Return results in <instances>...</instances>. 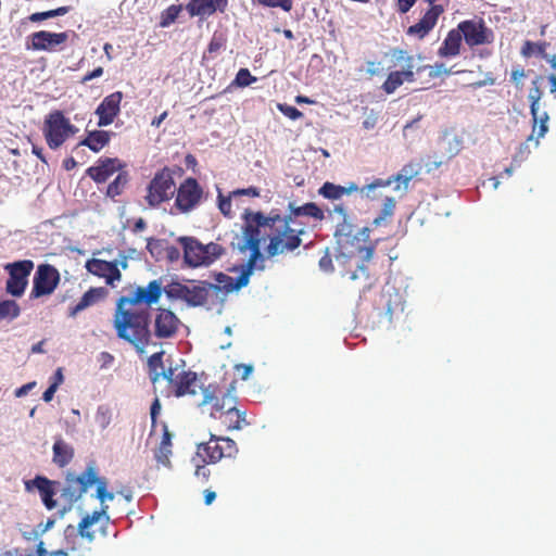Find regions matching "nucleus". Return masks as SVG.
Returning a JSON list of instances; mask_svg holds the SVG:
<instances>
[{
  "label": "nucleus",
  "mask_w": 556,
  "mask_h": 556,
  "mask_svg": "<svg viewBox=\"0 0 556 556\" xmlns=\"http://www.w3.org/2000/svg\"><path fill=\"white\" fill-rule=\"evenodd\" d=\"M163 292L164 286L161 279H154L147 287H137L131 296H122L117 301L113 321L117 337L134 345L140 354L151 343L150 313L148 309L131 312L124 306L125 304L151 306L159 303Z\"/></svg>",
  "instance_id": "nucleus-1"
},
{
  "label": "nucleus",
  "mask_w": 556,
  "mask_h": 556,
  "mask_svg": "<svg viewBox=\"0 0 556 556\" xmlns=\"http://www.w3.org/2000/svg\"><path fill=\"white\" fill-rule=\"evenodd\" d=\"M288 211L286 215H280L278 210H271L267 215L263 213V218L266 219L265 235L269 240L266 248L268 257L291 253L302 244L301 236L305 233L304 228L292 226L296 224L298 217L307 216L316 220H323L325 217L323 210L314 202L303 205L289 202Z\"/></svg>",
  "instance_id": "nucleus-2"
},
{
  "label": "nucleus",
  "mask_w": 556,
  "mask_h": 556,
  "mask_svg": "<svg viewBox=\"0 0 556 556\" xmlns=\"http://www.w3.org/2000/svg\"><path fill=\"white\" fill-rule=\"evenodd\" d=\"M242 219L243 241L238 243V250L241 253L249 250L250 257L240 268V275L237 277V288L247 287L254 270L265 269V257L261 252V242L267 238L264 226L266 219L263 218V212L245 210Z\"/></svg>",
  "instance_id": "nucleus-3"
},
{
  "label": "nucleus",
  "mask_w": 556,
  "mask_h": 556,
  "mask_svg": "<svg viewBox=\"0 0 556 556\" xmlns=\"http://www.w3.org/2000/svg\"><path fill=\"white\" fill-rule=\"evenodd\" d=\"M177 242L182 248L184 262L190 268L207 267L224 253L222 245L214 242L203 244L194 237L181 236Z\"/></svg>",
  "instance_id": "nucleus-4"
},
{
  "label": "nucleus",
  "mask_w": 556,
  "mask_h": 556,
  "mask_svg": "<svg viewBox=\"0 0 556 556\" xmlns=\"http://www.w3.org/2000/svg\"><path fill=\"white\" fill-rule=\"evenodd\" d=\"M78 128L71 124L62 111L49 113L43 122L42 132L51 150L59 149L68 138L76 135Z\"/></svg>",
  "instance_id": "nucleus-5"
},
{
  "label": "nucleus",
  "mask_w": 556,
  "mask_h": 556,
  "mask_svg": "<svg viewBox=\"0 0 556 556\" xmlns=\"http://www.w3.org/2000/svg\"><path fill=\"white\" fill-rule=\"evenodd\" d=\"M164 293L168 300L184 301L189 307L204 306L210 294L204 280L191 281L189 285L172 281L164 286Z\"/></svg>",
  "instance_id": "nucleus-6"
},
{
  "label": "nucleus",
  "mask_w": 556,
  "mask_h": 556,
  "mask_svg": "<svg viewBox=\"0 0 556 556\" xmlns=\"http://www.w3.org/2000/svg\"><path fill=\"white\" fill-rule=\"evenodd\" d=\"M94 477L96 466L93 464H89L78 476L67 472L64 484L61 483V486H58L61 500L75 504L97 481Z\"/></svg>",
  "instance_id": "nucleus-7"
},
{
  "label": "nucleus",
  "mask_w": 556,
  "mask_h": 556,
  "mask_svg": "<svg viewBox=\"0 0 556 556\" xmlns=\"http://www.w3.org/2000/svg\"><path fill=\"white\" fill-rule=\"evenodd\" d=\"M173 172L168 167L159 170L147 187L146 200L151 207L170 200L175 193Z\"/></svg>",
  "instance_id": "nucleus-8"
},
{
  "label": "nucleus",
  "mask_w": 556,
  "mask_h": 556,
  "mask_svg": "<svg viewBox=\"0 0 556 556\" xmlns=\"http://www.w3.org/2000/svg\"><path fill=\"white\" fill-rule=\"evenodd\" d=\"M33 269L34 262L30 260L8 263L4 266V270L9 274L5 285L7 293L15 298H21L28 286V277Z\"/></svg>",
  "instance_id": "nucleus-9"
},
{
  "label": "nucleus",
  "mask_w": 556,
  "mask_h": 556,
  "mask_svg": "<svg viewBox=\"0 0 556 556\" xmlns=\"http://www.w3.org/2000/svg\"><path fill=\"white\" fill-rule=\"evenodd\" d=\"M457 28L469 47L489 45L494 41V31L485 25L482 18L462 21Z\"/></svg>",
  "instance_id": "nucleus-10"
},
{
  "label": "nucleus",
  "mask_w": 556,
  "mask_h": 556,
  "mask_svg": "<svg viewBox=\"0 0 556 556\" xmlns=\"http://www.w3.org/2000/svg\"><path fill=\"white\" fill-rule=\"evenodd\" d=\"M59 282L60 273L53 265H38L33 278L30 299H38L53 293Z\"/></svg>",
  "instance_id": "nucleus-11"
},
{
  "label": "nucleus",
  "mask_w": 556,
  "mask_h": 556,
  "mask_svg": "<svg viewBox=\"0 0 556 556\" xmlns=\"http://www.w3.org/2000/svg\"><path fill=\"white\" fill-rule=\"evenodd\" d=\"M181 326V320L174 312L168 308L159 307L155 311L151 338L155 337L159 340L173 339L177 336Z\"/></svg>",
  "instance_id": "nucleus-12"
},
{
  "label": "nucleus",
  "mask_w": 556,
  "mask_h": 556,
  "mask_svg": "<svg viewBox=\"0 0 556 556\" xmlns=\"http://www.w3.org/2000/svg\"><path fill=\"white\" fill-rule=\"evenodd\" d=\"M203 197V189L198 180L192 177L185 179L177 189L175 206L180 213H189L193 211Z\"/></svg>",
  "instance_id": "nucleus-13"
},
{
  "label": "nucleus",
  "mask_w": 556,
  "mask_h": 556,
  "mask_svg": "<svg viewBox=\"0 0 556 556\" xmlns=\"http://www.w3.org/2000/svg\"><path fill=\"white\" fill-rule=\"evenodd\" d=\"M61 482L48 479L45 476H36L34 479L25 481L26 491L30 492L37 490L40 494L42 504L48 510H52L56 507L58 503L54 500V495L59 493Z\"/></svg>",
  "instance_id": "nucleus-14"
},
{
  "label": "nucleus",
  "mask_w": 556,
  "mask_h": 556,
  "mask_svg": "<svg viewBox=\"0 0 556 556\" xmlns=\"http://www.w3.org/2000/svg\"><path fill=\"white\" fill-rule=\"evenodd\" d=\"M30 43L27 45V49L35 51H54L56 47L63 45L68 39V34L64 33H51L48 30H39L33 33L28 37Z\"/></svg>",
  "instance_id": "nucleus-15"
},
{
  "label": "nucleus",
  "mask_w": 556,
  "mask_h": 556,
  "mask_svg": "<svg viewBox=\"0 0 556 556\" xmlns=\"http://www.w3.org/2000/svg\"><path fill=\"white\" fill-rule=\"evenodd\" d=\"M122 99L123 93L121 91H115L106 96L100 102L94 112L96 115L99 116V121L97 123L99 127L109 126L114 122V118L119 114Z\"/></svg>",
  "instance_id": "nucleus-16"
},
{
  "label": "nucleus",
  "mask_w": 556,
  "mask_h": 556,
  "mask_svg": "<svg viewBox=\"0 0 556 556\" xmlns=\"http://www.w3.org/2000/svg\"><path fill=\"white\" fill-rule=\"evenodd\" d=\"M86 269L94 276L104 278L105 282L112 287L115 281H119L122 279V274L116 262L91 258L86 262Z\"/></svg>",
  "instance_id": "nucleus-17"
},
{
  "label": "nucleus",
  "mask_w": 556,
  "mask_h": 556,
  "mask_svg": "<svg viewBox=\"0 0 556 556\" xmlns=\"http://www.w3.org/2000/svg\"><path fill=\"white\" fill-rule=\"evenodd\" d=\"M444 12L442 5L430 7L424 16L414 25L407 28V35L416 36L419 39L426 37L429 31L435 26L439 16Z\"/></svg>",
  "instance_id": "nucleus-18"
},
{
  "label": "nucleus",
  "mask_w": 556,
  "mask_h": 556,
  "mask_svg": "<svg viewBox=\"0 0 556 556\" xmlns=\"http://www.w3.org/2000/svg\"><path fill=\"white\" fill-rule=\"evenodd\" d=\"M122 166L123 164L117 157H104L100 159L97 165L89 167L87 175L97 184H103Z\"/></svg>",
  "instance_id": "nucleus-19"
},
{
  "label": "nucleus",
  "mask_w": 556,
  "mask_h": 556,
  "mask_svg": "<svg viewBox=\"0 0 556 556\" xmlns=\"http://www.w3.org/2000/svg\"><path fill=\"white\" fill-rule=\"evenodd\" d=\"M336 241L342 252L348 251L349 247H359L358 236H354V225L350 217L341 219L336 226L334 230Z\"/></svg>",
  "instance_id": "nucleus-20"
},
{
  "label": "nucleus",
  "mask_w": 556,
  "mask_h": 556,
  "mask_svg": "<svg viewBox=\"0 0 556 556\" xmlns=\"http://www.w3.org/2000/svg\"><path fill=\"white\" fill-rule=\"evenodd\" d=\"M405 174L399 173L395 176L389 177L387 179H375L371 184L362 188V192H365L367 197H369L370 192L377 188H384L394 185L393 190L399 191L401 189L406 190L408 187V182L413 177V173H408L406 167L402 169Z\"/></svg>",
  "instance_id": "nucleus-21"
},
{
  "label": "nucleus",
  "mask_w": 556,
  "mask_h": 556,
  "mask_svg": "<svg viewBox=\"0 0 556 556\" xmlns=\"http://www.w3.org/2000/svg\"><path fill=\"white\" fill-rule=\"evenodd\" d=\"M228 0H189L186 10L191 17L210 16L217 10L224 11Z\"/></svg>",
  "instance_id": "nucleus-22"
},
{
  "label": "nucleus",
  "mask_w": 556,
  "mask_h": 556,
  "mask_svg": "<svg viewBox=\"0 0 556 556\" xmlns=\"http://www.w3.org/2000/svg\"><path fill=\"white\" fill-rule=\"evenodd\" d=\"M214 279L216 283H212L208 281H204V283L207 287L208 292H214L220 303H224V301L226 300V295L229 292L238 291L241 289L236 287L237 278L233 279L232 277L224 273H215Z\"/></svg>",
  "instance_id": "nucleus-23"
},
{
  "label": "nucleus",
  "mask_w": 556,
  "mask_h": 556,
  "mask_svg": "<svg viewBox=\"0 0 556 556\" xmlns=\"http://www.w3.org/2000/svg\"><path fill=\"white\" fill-rule=\"evenodd\" d=\"M219 441V437L212 434L210 442L198 444L197 457H199L202 463L212 464H215L220 458L226 457L224 448L218 444Z\"/></svg>",
  "instance_id": "nucleus-24"
},
{
  "label": "nucleus",
  "mask_w": 556,
  "mask_h": 556,
  "mask_svg": "<svg viewBox=\"0 0 556 556\" xmlns=\"http://www.w3.org/2000/svg\"><path fill=\"white\" fill-rule=\"evenodd\" d=\"M356 250L359 253L361 262H356V269L349 273V279L351 280H358L364 279L365 281H368L369 270L367 267V263L371 261L375 254V245L369 247H356Z\"/></svg>",
  "instance_id": "nucleus-25"
},
{
  "label": "nucleus",
  "mask_w": 556,
  "mask_h": 556,
  "mask_svg": "<svg viewBox=\"0 0 556 556\" xmlns=\"http://www.w3.org/2000/svg\"><path fill=\"white\" fill-rule=\"evenodd\" d=\"M462 35L458 28L451 29L444 38L441 47L438 50V54L441 58H451L459 54L462 45Z\"/></svg>",
  "instance_id": "nucleus-26"
},
{
  "label": "nucleus",
  "mask_w": 556,
  "mask_h": 556,
  "mask_svg": "<svg viewBox=\"0 0 556 556\" xmlns=\"http://www.w3.org/2000/svg\"><path fill=\"white\" fill-rule=\"evenodd\" d=\"M53 463L63 468L67 466L74 457V447L65 442L61 437L55 438L53 446Z\"/></svg>",
  "instance_id": "nucleus-27"
},
{
  "label": "nucleus",
  "mask_w": 556,
  "mask_h": 556,
  "mask_svg": "<svg viewBox=\"0 0 556 556\" xmlns=\"http://www.w3.org/2000/svg\"><path fill=\"white\" fill-rule=\"evenodd\" d=\"M197 374L188 370V371H181L176 375L175 380V395L177 397H181L186 394H195L197 391L194 389L197 383Z\"/></svg>",
  "instance_id": "nucleus-28"
},
{
  "label": "nucleus",
  "mask_w": 556,
  "mask_h": 556,
  "mask_svg": "<svg viewBox=\"0 0 556 556\" xmlns=\"http://www.w3.org/2000/svg\"><path fill=\"white\" fill-rule=\"evenodd\" d=\"M113 132L106 130H90L87 132L85 139H83L77 147H88L92 152L101 151L111 140Z\"/></svg>",
  "instance_id": "nucleus-29"
},
{
  "label": "nucleus",
  "mask_w": 556,
  "mask_h": 556,
  "mask_svg": "<svg viewBox=\"0 0 556 556\" xmlns=\"http://www.w3.org/2000/svg\"><path fill=\"white\" fill-rule=\"evenodd\" d=\"M542 79V77H536L534 80H532L533 87L529 91L528 99L530 101V112L533 118V130L532 134L536 131V123H538V111H539V102L542 98V91L539 87V81ZM533 135H530L528 140H532Z\"/></svg>",
  "instance_id": "nucleus-30"
},
{
  "label": "nucleus",
  "mask_w": 556,
  "mask_h": 556,
  "mask_svg": "<svg viewBox=\"0 0 556 556\" xmlns=\"http://www.w3.org/2000/svg\"><path fill=\"white\" fill-rule=\"evenodd\" d=\"M224 415L226 418L224 422H228L229 430H241L244 426L250 425L245 418V412L238 409L235 405L229 406Z\"/></svg>",
  "instance_id": "nucleus-31"
},
{
  "label": "nucleus",
  "mask_w": 556,
  "mask_h": 556,
  "mask_svg": "<svg viewBox=\"0 0 556 556\" xmlns=\"http://www.w3.org/2000/svg\"><path fill=\"white\" fill-rule=\"evenodd\" d=\"M163 430L162 441L157 452L155 453V458L159 463L166 465L169 463L168 457L172 454V434L169 433L166 425L163 426Z\"/></svg>",
  "instance_id": "nucleus-32"
},
{
  "label": "nucleus",
  "mask_w": 556,
  "mask_h": 556,
  "mask_svg": "<svg viewBox=\"0 0 556 556\" xmlns=\"http://www.w3.org/2000/svg\"><path fill=\"white\" fill-rule=\"evenodd\" d=\"M21 314L20 305L11 299H5L0 302V321L3 319L13 320Z\"/></svg>",
  "instance_id": "nucleus-33"
},
{
  "label": "nucleus",
  "mask_w": 556,
  "mask_h": 556,
  "mask_svg": "<svg viewBox=\"0 0 556 556\" xmlns=\"http://www.w3.org/2000/svg\"><path fill=\"white\" fill-rule=\"evenodd\" d=\"M395 210V200L391 197H386L383 200L382 208L377 217L374 218L372 225L375 227H380L384 225V222L388 217H391L394 214Z\"/></svg>",
  "instance_id": "nucleus-34"
},
{
  "label": "nucleus",
  "mask_w": 556,
  "mask_h": 556,
  "mask_svg": "<svg viewBox=\"0 0 556 556\" xmlns=\"http://www.w3.org/2000/svg\"><path fill=\"white\" fill-rule=\"evenodd\" d=\"M318 193L325 199L334 201L341 199L344 195V190L343 186L326 181L319 188Z\"/></svg>",
  "instance_id": "nucleus-35"
},
{
  "label": "nucleus",
  "mask_w": 556,
  "mask_h": 556,
  "mask_svg": "<svg viewBox=\"0 0 556 556\" xmlns=\"http://www.w3.org/2000/svg\"><path fill=\"white\" fill-rule=\"evenodd\" d=\"M127 182L128 174L126 172L118 173L115 179L108 186L106 195L114 199L115 197L122 194Z\"/></svg>",
  "instance_id": "nucleus-36"
},
{
  "label": "nucleus",
  "mask_w": 556,
  "mask_h": 556,
  "mask_svg": "<svg viewBox=\"0 0 556 556\" xmlns=\"http://www.w3.org/2000/svg\"><path fill=\"white\" fill-rule=\"evenodd\" d=\"M96 480L93 484L97 486L96 497L100 501L101 504H104L106 501H113L115 494L109 492L106 490L108 482L103 477H99L98 471L96 470Z\"/></svg>",
  "instance_id": "nucleus-37"
},
{
  "label": "nucleus",
  "mask_w": 556,
  "mask_h": 556,
  "mask_svg": "<svg viewBox=\"0 0 556 556\" xmlns=\"http://www.w3.org/2000/svg\"><path fill=\"white\" fill-rule=\"evenodd\" d=\"M108 291L105 288H90L86 291L80 298L79 302L81 306L84 305L86 308L93 305L97 301L104 298Z\"/></svg>",
  "instance_id": "nucleus-38"
},
{
  "label": "nucleus",
  "mask_w": 556,
  "mask_h": 556,
  "mask_svg": "<svg viewBox=\"0 0 556 556\" xmlns=\"http://www.w3.org/2000/svg\"><path fill=\"white\" fill-rule=\"evenodd\" d=\"M182 10L180 4H172L161 13L160 26L169 27L178 17Z\"/></svg>",
  "instance_id": "nucleus-39"
},
{
  "label": "nucleus",
  "mask_w": 556,
  "mask_h": 556,
  "mask_svg": "<svg viewBox=\"0 0 556 556\" xmlns=\"http://www.w3.org/2000/svg\"><path fill=\"white\" fill-rule=\"evenodd\" d=\"M166 241L161 239L149 238L147 242V250L156 261L164 257V252L166 249Z\"/></svg>",
  "instance_id": "nucleus-40"
},
{
  "label": "nucleus",
  "mask_w": 556,
  "mask_h": 556,
  "mask_svg": "<svg viewBox=\"0 0 556 556\" xmlns=\"http://www.w3.org/2000/svg\"><path fill=\"white\" fill-rule=\"evenodd\" d=\"M96 422L104 430L112 421V410L108 405H99L94 416Z\"/></svg>",
  "instance_id": "nucleus-41"
},
{
  "label": "nucleus",
  "mask_w": 556,
  "mask_h": 556,
  "mask_svg": "<svg viewBox=\"0 0 556 556\" xmlns=\"http://www.w3.org/2000/svg\"><path fill=\"white\" fill-rule=\"evenodd\" d=\"M257 78L252 76L248 68H240L236 74V77L232 81V86L244 88L255 83Z\"/></svg>",
  "instance_id": "nucleus-42"
},
{
  "label": "nucleus",
  "mask_w": 556,
  "mask_h": 556,
  "mask_svg": "<svg viewBox=\"0 0 556 556\" xmlns=\"http://www.w3.org/2000/svg\"><path fill=\"white\" fill-rule=\"evenodd\" d=\"M403 79L400 77L399 71L391 72L382 85L386 93H393L400 86L403 85Z\"/></svg>",
  "instance_id": "nucleus-43"
},
{
  "label": "nucleus",
  "mask_w": 556,
  "mask_h": 556,
  "mask_svg": "<svg viewBox=\"0 0 556 556\" xmlns=\"http://www.w3.org/2000/svg\"><path fill=\"white\" fill-rule=\"evenodd\" d=\"M93 523L89 519L88 515L84 516L77 526L78 535L83 539L88 540L89 542H92L96 538L94 532L88 530V528L91 527Z\"/></svg>",
  "instance_id": "nucleus-44"
},
{
  "label": "nucleus",
  "mask_w": 556,
  "mask_h": 556,
  "mask_svg": "<svg viewBox=\"0 0 556 556\" xmlns=\"http://www.w3.org/2000/svg\"><path fill=\"white\" fill-rule=\"evenodd\" d=\"M163 355L164 351L156 352L148 358L149 376L152 379V374L159 372L163 369Z\"/></svg>",
  "instance_id": "nucleus-45"
},
{
  "label": "nucleus",
  "mask_w": 556,
  "mask_h": 556,
  "mask_svg": "<svg viewBox=\"0 0 556 556\" xmlns=\"http://www.w3.org/2000/svg\"><path fill=\"white\" fill-rule=\"evenodd\" d=\"M227 402L235 403L236 397L230 394H226L222 400L216 399L213 405V410L211 413V417L217 418V413L226 410L230 405Z\"/></svg>",
  "instance_id": "nucleus-46"
},
{
  "label": "nucleus",
  "mask_w": 556,
  "mask_h": 556,
  "mask_svg": "<svg viewBox=\"0 0 556 556\" xmlns=\"http://www.w3.org/2000/svg\"><path fill=\"white\" fill-rule=\"evenodd\" d=\"M161 378L167 380L172 386H175V380H176L175 369L169 367L168 369L165 370L163 368L161 371L152 374L151 381L153 384H155Z\"/></svg>",
  "instance_id": "nucleus-47"
},
{
  "label": "nucleus",
  "mask_w": 556,
  "mask_h": 556,
  "mask_svg": "<svg viewBox=\"0 0 556 556\" xmlns=\"http://www.w3.org/2000/svg\"><path fill=\"white\" fill-rule=\"evenodd\" d=\"M277 108L285 116L292 121H296L303 115L302 112L299 111L295 106L289 105L287 103H279Z\"/></svg>",
  "instance_id": "nucleus-48"
},
{
  "label": "nucleus",
  "mask_w": 556,
  "mask_h": 556,
  "mask_svg": "<svg viewBox=\"0 0 556 556\" xmlns=\"http://www.w3.org/2000/svg\"><path fill=\"white\" fill-rule=\"evenodd\" d=\"M267 8H281L283 11L289 12L292 9V0H257Z\"/></svg>",
  "instance_id": "nucleus-49"
},
{
  "label": "nucleus",
  "mask_w": 556,
  "mask_h": 556,
  "mask_svg": "<svg viewBox=\"0 0 556 556\" xmlns=\"http://www.w3.org/2000/svg\"><path fill=\"white\" fill-rule=\"evenodd\" d=\"M548 119H549V116H548L547 112H543L541 116L538 115V123H536V125L539 124V129H538V134H536L538 138H543L545 136V134L547 132ZM535 144L539 146V139H536Z\"/></svg>",
  "instance_id": "nucleus-50"
},
{
  "label": "nucleus",
  "mask_w": 556,
  "mask_h": 556,
  "mask_svg": "<svg viewBox=\"0 0 556 556\" xmlns=\"http://www.w3.org/2000/svg\"><path fill=\"white\" fill-rule=\"evenodd\" d=\"M192 462L195 466V471H194V475L197 478H202L203 480H207L211 472L210 470L205 467V463L201 464V459L199 457H193L192 458Z\"/></svg>",
  "instance_id": "nucleus-51"
},
{
  "label": "nucleus",
  "mask_w": 556,
  "mask_h": 556,
  "mask_svg": "<svg viewBox=\"0 0 556 556\" xmlns=\"http://www.w3.org/2000/svg\"><path fill=\"white\" fill-rule=\"evenodd\" d=\"M391 55L396 63H404V66L406 64H413V56L408 55L404 50L394 49L392 50Z\"/></svg>",
  "instance_id": "nucleus-52"
},
{
  "label": "nucleus",
  "mask_w": 556,
  "mask_h": 556,
  "mask_svg": "<svg viewBox=\"0 0 556 556\" xmlns=\"http://www.w3.org/2000/svg\"><path fill=\"white\" fill-rule=\"evenodd\" d=\"M218 208L225 216H230L231 213V200L225 198L222 192H218Z\"/></svg>",
  "instance_id": "nucleus-53"
},
{
  "label": "nucleus",
  "mask_w": 556,
  "mask_h": 556,
  "mask_svg": "<svg viewBox=\"0 0 556 556\" xmlns=\"http://www.w3.org/2000/svg\"><path fill=\"white\" fill-rule=\"evenodd\" d=\"M534 51L539 54H543L544 47L531 41H526L525 46L522 47V54L525 56H530Z\"/></svg>",
  "instance_id": "nucleus-54"
},
{
  "label": "nucleus",
  "mask_w": 556,
  "mask_h": 556,
  "mask_svg": "<svg viewBox=\"0 0 556 556\" xmlns=\"http://www.w3.org/2000/svg\"><path fill=\"white\" fill-rule=\"evenodd\" d=\"M452 74V71L446 68L444 63H435L433 66H431V71L429 75L431 77H439L441 75L448 76Z\"/></svg>",
  "instance_id": "nucleus-55"
},
{
  "label": "nucleus",
  "mask_w": 556,
  "mask_h": 556,
  "mask_svg": "<svg viewBox=\"0 0 556 556\" xmlns=\"http://www.w3.org/2000/svg\"><path fill=\"white\" fill-rule=\"evenodd\" d=\"M530 154V149L527 143H521L518 152L514 155L513 162L520 164L522 161H525L528 155Z\"/></svg>",
  "instance_id": "nucleus-56"
},
{
  "label": "nucleus",
  "mask_w": 556,
  "mask_h": 556,
  "mask_svg": "<svg viewBox=\"0 0 556 556\" xmlns=\"http://www.w3.org/2000/svg\"><path fill=\"white\" fill-rule=\"evenodd\" d=\"M164 257H166L170 263L177 262L180 258V251L178 248L167 244Z\"/></svg>",
  "instance_id": "nucleus-57"
},
{
  "label": "nucleus",
  "mask_w": 556,
  "mask_h": 556,
  "mask_svg": "<svg viewBox=\"0 0 556 556\" xmlns=\"http://www.w3.org/2000/svg\"><path fill=\"white\" fill-rule=\"evenodd\" d=\"M220 441L226 443V448L224 450L226 457H232L237 454L238 448L236 446V442L230 438H220Z\"/></svg>",
  "instance_id": "nucleus-58"
},
{
  "label": "nucleus",
  "mask_w": 556,
  "mask_h": 556,
  "mask_svg": "<svg viewBox=\"0 0 556 556\" xmlns=\"http://www.w3.org/2000/svg\"><path fill=\"white\" fill-rule=\"evenodd\" d=\"M232 195L233 197H238V195H248V197H260V189L256 188V187H249V188H244V189H237L235 191H232Z\"/></svg>",
  "instance_id": "nucleus-59"
},
{
  "label": "nucleus",
  "mask_w": 556,
  "mask_h": 556,
  "mask_svg": "<svg viewBox=\"0 0 556 556\" xmlns=\"http://www.w3.org/2000/svg\"><path fill=\"white\" fill-rule=\"evenodd\" d=\"M413 68L414 64H406L403 71H399L400 77L403 79V81L407 80L412 83L415 80Z\"/></svg>",
  "instance_id": "nucleus-60"
},
{
  "label": "nucleus",
  "mask_w": 556,
  "mask_h": 556,
  "mask_svg": "<svg viewBox=\"0 0 556 556\" xmlns=\"http://www.w3.org/2000/svg\"><path fill=\"white\" fill-rule=\"evenodd\" d=\"M160 412H161V403H160L159 399L156 397L152 402L151 407H150V416H151L152 427L155 426L156 418H157Z\"/></svg>",
  "instance_id": "nucleus-61"
},
{
  "label": "nucleus",
  "mask_w": 556,
  "mask_h": 556,
  "mask_svg": "<svg viewBox=\"0 0 556 556\" xmlns=\"http://www.w3.org/2000/svg\"><path fill=\"white\" fill-rule=\"evenodd\" d=\"M319 268L326 273L333 270V264L331 257L326 254L319 260Z\"/></svg>",
  "instance_id": "nucleus-62"
},
{
  "label": "nucleus",
  "mask_w": 556,
  "mask_h": 556,
  "mask_svg": "<svg viewBox=\"0 0 556 556\" xmlns=\"http://www.w3.org/2000/svg\"><path fill=\"white\" fill-rule=\"evenodd\" d=\"M28 18L30 22H34V23L41 22V21H45L48 18H52L51 10L33 13L29 15Z\"/></svg>",
  "instance_id": "nucleus-63"
},
{
  "label": "nucleus",
  "mask_w": 556,
  "mask_h": 556,
  "mask_svg": "<svg viewBox=\"0 0 556 556\" xmlns=\"http://www.w3.org/2000/svg\"><path fill=\"white\" fill-rule=\"evenodd\" d=\"M36 386L35 381L28 382L26 384H23L22 387L17 388L15 390V396L16 397H23L28 394L29 391H31Z\"/></svg>",
  "instance_id": "nucleus-64"
}]
</instances>
